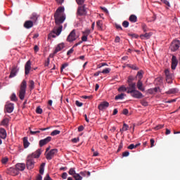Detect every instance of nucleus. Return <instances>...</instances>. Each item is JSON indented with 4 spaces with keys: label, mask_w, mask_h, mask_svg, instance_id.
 <instances>
[{
    "label": "nucleus",
    "mask_w": 180,
    "mask_h": 180,
    "mask_svg": "<svg viewBox=\"0 0 180 180\" xmlns=\"http://www.w3.org/2000/svg\"><path fill=\"white\" fill-rule=\"evenodd\" d=\"M8 119H3L2 122H1V125H2L3 127H7L8 126Z\"/></svg>",
    "instance_id": "31"
},
{
    "label": "nucleus",
    "mask_w": 180,
    "mask_h": 180,
    "mask_svg": "<svg viewBox=\"0 0 180 180\" xmlns=\"http://www.w3.org/2000/svg\"><path fill=\"white\" fill-rule=\"evenodd\" d=\"M22 142L24 143V148H27L29 146V142H27V138H23Z\"/></svg>",
    "instance_id": "33"
},
{
    "label": "nucleus",
    "mask_w": 180,
    "mask_h": 180,
    "mask_svg": "<svg viewBox=\"0 0 180 180\" xmlns=\"http://www.w3.org/2000/svg\"><path fill=\"white\" fill-rule=\"evenodd\" d=\"M84 1L85 0H75V2H77V4H78L79 6L84 5Z\"/></svg>",
    "instance_id": "46"
},
{
    "label": "nucleus",
    "mask_w": 180,
    "mask_h": 180,
    "mask_svg": "<svg viewBox=\"0 0 180 180\" xmlns=\"http://www.w3.org/2000/svg\"><path fill=\"white\" fill-rule=\"evenodd\" d=\"M72 176H73L75 180H82L83 179L79 174H75Z\"/></svg>",
    "instance_id": "30"
},
{
    "label": "nucleus",
    "mask_w": 180,
    "mask_h": 180,
    "mask_svg": "<svg viewBox=\"0 0 180 180\" xmlns=\"http://www.w3.org/2000/svg\"><path fill=\"white\" fill-rule=\"evenodd\" d=\"M27 90V81L22 80V83L20 84V89H19V99L23 101L24 98L25 97V93Z\"/></svg>",
    "instance_id": "3"
},
{
    "label": "nucleus",
    "mask_w": 180,
    "mask_h": 180,
    "mask_svg": "<svg viewBox=\"0 0 180 180\" xmlns=\"http://www.w3.org/2000/svg\"><path fill=\"white\" fill-rule=\"evenodd\" d=\"M127 94H131V96L136 99H141L144 97L141 92L136 89V86L131 87V89L127 91Z\"/></svg>",
    "instance_id": "2"
},
{
    "label": "nucleus",
    "mask_w": 180,
    "mask_h": 180,
    "mask_svg": "<svg viewBox=\"0 0 180 180\" xmlns=\"http://www.w3.org/2000/svg\"><path fill=\"white\" fill-rule=\"evenodd\" d=\"M122 114L124 115H127L129 114V110L123 109Z\"/></svg>",
    "instance_id": "60"
},
{
    "label": "nucleus",
    "mask_w": 180,
    "mask_h": 180,
    "mask_svg": "<svg viewBox=\"0 0 180 180\" xmlns=\"http://www.w3.org/2000/svg\"><path fill=\"white\" fill-rule=\"evenodd\" d=\"M160 1L167 6V7L170 8V3H169V1H167V0H160Z\"/></svg>",
    "instance_id": "49"
},
{
    "label": "nucleus",
    "mask_w": 180,
    "mask_h": 180,
    "mask_svg": "<svg viewBox=\"0 0 180 180\" xmlns=\"http://www.w3.org/2000/svg\"><path fill=\"white\" fill-rule=\"evenodd\" d=\"M110 72H111V69L110 68H106V69H104L103 70V72H100L101 74H104V75H108L110 73Z\"/></svg>",
    "instance_id": "38"
},
{
    "label": "nucleus",
    "mask_w": 180,
    "mask_h": 180,
    "mask_svg": "<svg viewBox=\"0 0 180 180\" xmlns=\"http://www.w3.org/2000/svg\"><path fill=\"white\" fill-rule=\"evenodd\" d=\"M4 109L7 113H12L14 109V104L12 103H7V104H6L4 106Z\"/></svg>",
    "instance_id": "11"
},
{
    "label": "nucleus",
    "mask_w": 180,
    "mask_h": 180,
    "mask_svg": "<svg viewBox=\"0 0 180 180\" xmlns=\"http://www.w3.org/2000/svg\"><path fill=\"white\" fill-rule=\"evenodd\" d=\"M1 162L3 165H6L8 162V158H3Z\"/></svg>",
    "instance_id": "59"
},
{
    "label": "nucleus",
    "mask_w": 180,
    "mask_h": 180,
    "mask_svg": "<svg viewBox=\"0 0 180 180\" xmlns=\"http://www.w3.org/2000/svg\"><path fill=\"white\" fill-rule=\"evenodd\" d=\"M68 174L70 175H75V174H79L78 173H75V168H70V171L68 172Z\"/></svg>",
    "instance_id": "37"
},
{
    "label": "nucleus",
    "mask_w": 180,
    "mask_h": 180,
    "mask_svg": "<svg viewBox=\"0 0 180 180\" xmlns=\"http://www.w3.org/2000/svg\"><path fill=\"white\" fill-rule=\"evenodd\" d=\"M140 103L144 107H147L148 106V102H147V101H146V99L141 100Z\"/></svg>",
    "instance_id": "45"
},
{
    "label": "nucleus",
    "mask_w": 180,
    "mask_h": 180,
    "mask_svg": "<svg viewBox=\"0 0 180 180\" xmlns=\"http://www.w3.org/2000/svg\"><path fill=\"white\" fill-rule=\"evenodd\" d=\"M11 101L13 102H16L18 101L17 96H15V94H13L12 96H11Z\"/></svg>",
    "instance_id": "40"
},
{
    "label": "nucleus",
    "mask_w": 180,
    "mask_h": 180,
    "mask_svg": "<svg viewBox=\"0 0 180 180\" xmlns=\"http://www.w3.org/2000/svg\"><path fill=\"white\" fill-rule=\"evenodd\" d=\"M7 137V132L4 128H0V138L2 139H6Z\"/></svg>",
    "instance_id": "22"
},
{
    "label": "nucleus",
    "mask_w": 180,
    "mask_h": 180,
    "mask_svg": "<svg viewBox=\"0 0 180 180\" xmlns=\"http://www.w3.org/2000/svg\"><path fill=\"white\" fill-rule=\"evenodd\" d=\"M176 93V89H171L166 92L167 94H174Z\"/></svg>",
    "instance_id": "35"
},
{
    "label": "nucleus",
    "mask_w": 180,
    "mask_h": 180,
    "mask_svg": "<svg viewBox=\"0 0 180 180\" xmlns=\"http://www.w3.org/2000/svg\"><path fill=\"white\" fill-rule=\"evenodd\" d=\"M75 105L81 108L83 105V103L79 102V101H75Z\"/></svg>",
    "instance_id": "53"
},
{
    "label": "nucleus",
    "mask_w": 180,
    "mask_h": 180,
    "mask_svg": "<svg viewBox=\"0 0 180 180\" xmlns=\"http://www.w3.org/2000/svg\"><path fill=\"white\" fill-rule=\"evenodd\" d=\"M88 40V35H83L82 37V41L86 42Z\"/></svg>",
    "instance_id": "51"
},
{
    "label": "nucleus",
    "mask_w": 180,
    "mask_h": 180,
    "mask_svg": "<svg viewBox=\"0 0 180 180\" xmlns=\"http://www.w3.org/2000/svg\"><path fill=\"white\" fill-rule=\"evenodd\" d=\"M36 112L37 114L41 115L42 113V109L40 107H37Z\"/></svg>",
    "instance_id": "54"
},
{
    "label": "nucleus",
    "mask_w": 180,
    "mask_h": 180,
    "mask_svg": "<svg viewBox=\"0 0 180 180\" xmlns=\"http://www.w3.org/2000/svg\"><path fill=\"white\" fill-rule=\"evenodd\" d=\"M177 66V60L175 56H172V58L171 59V70L176 69Z\"/></svg>",
    "instance_id": "16"
},
{
    "label": "nucleus",
    "mask_w": 180,
    "mask_h": 180,
    "mask_svg": "<svg viewBox=\"0 0 180 180\" xmlns=\"http://www.w3.org/2000/svg\"><path fill=\"white\" fill-rule=\"evenodd\" d=\"M58 152V150L57 149H51V150L49 153H46V160H51L52 158H53V157L56 155Z\"/></svg>",
    "instance_id": "7"
},
{
    "label": "nucleus",
    "mask_w": 180,
    "mask_h": 180,
    "mask_svg": "<svg viewBox=\"0 0 180 180\" xmlns=\"http://www.w3.org/2000/svg\"><path fill=\"white\" fill-rule=\"evenodd\" d=\"M165 73L166 77V82H167V83H170L171 80L174 79V75L170 73L168 69L165 70Z\"/></svg>",
    "instance_id": "12"
},
{
    "label": "nucleus",
    "mask_w": 180,
    "mask_h": 180,
    "mask_svg": "<svg viewBox=\"0 0 180 180\" xmlns=\"http://www.w3.org/2000/svg\"><path fill=\"white\" fill-rule=\"evenodd\" d=\"M45 167V163H41L40 165V174H44V167Z\"/></svg>",
    "instance_id": "42"
},
{
    "label": "nucleus",
    "mask_w": 180,
    "mask_h": 180,
    "mask_svg": "<svg viewBox=\"0 0 180 180\" xmlns=\"http://www.w3.org/2000/svg\"><path fill=\"white\" fill-rule=\"evenodd\" d=\"M79 175H80V176L82 175V176H86V171L80 172Z\"/></svg>",
    "instance_id": "63"
},
{
    "label": "nucleus",
    "mask_w": 180,
    "mask_h": 180,
    "mask_svg": "<svg viewBox=\"0 0 180 180\" xmlns=\"http://www.w3.org/2000/svg\"><path fill=\"white\" fill-rule=\"evenodd\" d=\"M180 48V41L179 40H174L171 42L170 50L171 51H176Z\"/></svg>",
    "instance_id": "6"
},
{
    "label": "nucleus",
    "mask_w": 180,
    "mask_h": 180,
    "mask_svg": "<svg viewBox=\"0 0 180 180\" xmlns=\"http://www.w3.org/2000/svg\"><path fill=\"white\" fill-rule=\"evenodd\" d=\"M108 108H109V103L108 101H103L98 106V110H104Z\"/></svg>",
    "instance_id": "15"
},
{
    "label": "nucleus",
    "mask_w": 180,
    "mask_h": 180,
    "mask_svg": "<svg viewBox=\"0 0 180 180\" xmlns=\"http://www.w3.org/2000/svg\"><path fill=\"white\" fill-rule=\"evenodd\" d=\"M142 29L144 32H147V25H146V24H143Z\"/></svg>",
    "instance_id": "61"
},
{
    "label": "nucleus",
    "mask_w": 180,
    "mask_h": 180,
    "mask_svg": "<svg viewBox=\"0 0 180 180\" xmlns=\"http://www.w3.org/2000/svg\"><path fill=\"white\" fill-rule=\"evenodd\" d=\"M15 169L19 171H24L25 169V163H18L15 165Z\"/></svg>",
    "instance_id": "20"
},
{
    "label": "nucleus",
    "mask_w": 180,
    "mask_h": 180,
    "mask_svg": "<svg viewBox=\"0 0 180 180\" xmlns=\"http://www.w3.org/2000/svg\"><path fill=\"white\" fill-rule=\"evenodd\" d=\"M35 165V162L30 156L27 158V169H32Z\"/></svg>",
    "instance_id": "8"
},
{
    "label": "nucleus",
    "mask_w": 180,
    "mask_h": 180,
    "mask_svg": "<svg viewBox=\"0 0 180 180\" xmlns=\"http://www.w3.org/2000/svg\"><path fill=\"white\" fill-rule=\"evenodd\" d=\"M51 139H52L51 136H47V138L46 139H41L39 141V146L42 147V146H46V144H48L51 141Z\"/></svg>",
    "instance_id": "10"
},
{
    "label": "nucleus",
    "mask_w": 180,
    "mask_h": 180,
    "mask_svg": "<svg viewBox=\"0 0 180 180\" xmlns=\"http://www.w3.org/2000/svg\"><path fill=\"white\" fill-rule=\"evenodd\" d=\"M29 88L32 90L34 89V81H32V80L29 81Z\"/></svg>",
    "instance_id": "39"
},
{
    "label": "nucleus",
    "mask_w": 180,
    "mask_h": 180,
    "mask_svg": "<svg viewBox=\"0 0 180 180\" xmlns=\"http://www.w3.org/2000/svg\"><path fill=\"white\" fill-rule=\"evenodd\" d=\"M83 36H89L90 30H85L84 32H82Z\"/></svg>",
    "instance_id": "47"
},
{
    "label": "nucleus",
    "mask_w": 180,
    "mask_h": 180,
    "mask_svg": "<svg viewBox=\"0 0 180 180\" xmlns=\"http://www.w3.org/2000/svg\"><path fill=\"white\" fill-rule=\"evenodd\" d=\"M136 78H138V81L142 80L143 78V71L141 70L137 72V75L136 76Z\"/></svg>",
    "instance_id": "27"
},
{
    "label": "nucleus",
    "mask_w": 180,
    "mask_h": 180,
    "mask_svg": "<svg viewBox=\"0 0 180 180\" xmlns=\"http://www.w3.org/2000/svg\"><path fill=\"white\" fill-rule=\"evenodd\" d=\"M63 11H65V8L63 7H60L56 10L53 17L55 18V24L56 26L53 27L52 31H51L50 34H49V39H51V38L55 39L56 37L61 34L62 29L63 28L61 24H63L65 20V15H60Z\"/></svg>",
    "instance_id": "1"
},
{
    "label": "nucleus",
    "mask_w": 180,
    "mask_h": 180,
    "mask_svg": "<svg viewBox=\"0 0 180 180\" xmlns=\"http://www.w3.org/2000/svg\"><path fill=\"white\" fill-rule=\"evenodd\" d=\"M128 20H129V22L135 23L137 22V16H136L135 15H129Z\"/></svg>",
    "instance_id": "25"
},
{
    "label": "nucleus",
    "mask_w": 180,
    "mask_h": 180,
    "mask_svg": "<svg viewBox=\"0 0 180 180\" xmlns=\"http://www.w3.org/2000/svg\"><path fill=\"white\" fill-rule=\"evenodd\" d=\"M115 27L116 29H117L118 30L122 31V27H121V25H120L119 24H116V25H115Z\"/></svg>",
    "instance_id": "58"
},
{
    "label": "nucleus",
    "mask_w": 180,
    "mask_h": 180,
    "mask_svg": "<svg viewBox=\"0 0 180 180\" xmlns=\"http://www.w3.org/2000/svg\"><path fill=\"white\" fill-rule=\"evenodd\" d=\"M67 67H68V63H67L62 65V66L60 67V72H62L63 71V70Z\"/></svg>",
    "instance_id": "50"
},
{
    "label": "nucleus",
    "mask_w": 180,
    "mask_h": 180,
    "mask_svg": "<svg viewBox=\"0 0 180 180\" xmlns=\"http://www.w3.org/2000/svg\"><path fill=\"white\" fill-rule=\"evenodd\" d=\"M18 169L11 168V172H12L13 176L18 175Z\"/></svg>",
    "instance_id": "44"
},
{
    "label": "nucleus",
    "mask_w": 180,
    "mask_h": 180,
    "mask_svg": "<svg viewBox=\"0 0 180 180\" xmlns=\"http://www.w3.org/2000/svg\"><path fill=\"white\" fill-rule=\"evenodd\" d=\"M131 89V86L128 84V87H125L124 86H122L121 87L118 88V91H129Z\"/></svg>",
    "instance_id": "24"
},
{
    "label": "nucleus",
    "mask_w": 180,
    "mask_h": 180,
    "mask_svg": "<svg viewBox=\"0 0 180 180\" xmlns=\"http://www.w3.org/2000/svg\"><path fill=\"white\" fill-rule=\"evenodd\" d=\"M24 69L25 75H29L30 71L32 70V61H30V60L27 61L24 67Z\"/></svg>",
    "instance_id": "9"
},
{
    "label": "nucleus",
    "mask_w": 180,
    "mask_h": 180,
    "mask_svg": "<svg viewBox=\"0 0 180 180\" xmlns=\"http://www.w3.org/2000/svg\"><path fill=\"white\" fill-rule=\"evenodd\" d=\"M63 48H65V44H58V45H57V46L56 47L55 51H53V54H56L59 51H61V50L63 49Z\"/></svg>",
    "instance_id": "18"
},
{
    "label": "nucleus",
    "mask_w": 180,
    "mask_h": 180,
    "mask_svg": "<svg viewBox=\"0 0 180 180\" xmlns=\"http://www.w3.org/2000/svg\"><path fill=\"white\" fill-rule=\"evenodd\" d=\"M44 180H52L51 177H50V175L46 174V176H45V178H44Z\"/></svg>",
    "instance_id": "62"
},
{
    "label": "nucleus",
    "mask_w": 180,
    "mask_h": 180,
    "mask_svg": "<svg viewBox=\"0 0 180 180\" xmlns=\"http://www.w3.org/2000/svg\"><path fill=\"white\" fill-rule=\"evenodd\" d=\"M124 96V94L122 93L121 94H118L117 96H115V100H122L123 97Z\"/></svg>",
    "instance_id": "32"
},
{
    "label": "nucleus",
    "mask_w": 180,
    "mask_h": 180,
    "mask_svg": "<svg viewBox=\"0 0 180 180\" xmlns=\"http://www.w3.org/2000/svg\"><path fill=\"white\" fill-rule=\"evenodd\" d=\"M18 71V69L17 66H13L12 70H11V75H9V78H13L17 75V72Z\"/></svg>",
    "instance_id": "17"
},
{
    "label": "nucleus",
    "mask_w": 180,
    "mask_h": 180,
    "mask_svg": "<svg viewBox=\"0 0 180 180\" xmlns=\"http://www.w3.org/2000/svg\"><path fill=\"white\" fill-rule=\"evenodd\" d=\"M77 15H78V16L86 15V8H85V5H79V6H78Z\"/></svg>",
    "instance_id": "4"
},
{
    "label": "nucleus",
    "mask_w": 180,
    "mask_h": 180,
    "mask_svg": "<svg viewBox=\"0 0 180 180\" xmlns=\"http://www.w3.org/2000/svg\"><path fill=\"white\" fill-rule=\"evenodd\" d=\"M126 67H127L128 68H131L133 70H136V71H137L139 70V68H137V66H136V65L127 64V65H126Z\"/></svg>",
    "instance_id": "28"
},
{
    "label": "nucleus",
    "mask_w": 180,
    "mask_h": 180,
    "mask_svg": "<svg viewBox=\"0 0 180 180\" xmlns=\"http://www.w3.org/2000/svg\"><path fill=\"white\" fill-rule=\"evenodd\" d=\"M60 133H61L60 131H58V130H53V131L51 132V136H56L57 135H59Z\"/></svg>",
    "instance_id": "34"
},
{
    "label": "nucleus",
    "mask_w": 180,
    "mask_h": 180,
    "mask_svg": "<svg viewBox=\"0 0 180 180\" xmlns=\"http://www.w3.org/2000/svg\"><path fill=\"white\" fill-rule=\"evenodd\" d=\"M37 22L31 21V20H27L25 22H24L23 27L25 29H30L32 28L34 25H35Z\"/></svg>",
    "instance_id": "14"
},
{
    "label": "nucleus",
    "mask_w": 180,
    "mask_h": 180,
    "mask_svg": "<svg viewBox=\"0 0 180 180\" xmlns=\"http://www.w3.org/2000/svg\"><path fill=\"white\" fill-rule=\"evenodd\" d=\"M136 89H138L139 91H144V87H143L142 81L138 80L137 84H136Z\"/></svg>",
    "instance_id": "21"
},
{
    "label": "nucleus",
    "mask_w": 180,
    "mask_h": 180,
    "mask_svg": "<svg viewBox=\"0 0 180 180\" xmlns=\"http://www.w3.org/2000/svg\"><path fill=\"white\" fill-rule=\"evenodd\" d=\"M129 21H127V20L123 21V22H122L123 27L127 28V27H129Z\"/></svg>",
    "instance_id": "43"
},
{
    "label": "nucleus",
    "mask_w": 180,
    "mask_h": 180,
    "mask_svg": "<svg viewBox=\"0 0 180 180\" xmlns=\"http://www.w3.org/2000/svg\"><path fill=\"white\" fill-rule=\"evenodd\" d=\"M79 36L75 34V30H73L70 32V34H68V37H67V41L68 42H73L77 39H78Z\"/></svg>",
    "instance_id": "5"
},
{
    "label": "nucleus",
    "mask_w": 180,
    "mask_h": 180,
    "mask_svg": "<svg viewBox=\"0 0 180 180\" xmlns=\"http://www.w3.org/2000/svg\"><path fill=\"white\" fill-rule=\"evenodd\" d=\"M103 26V22L101 20H98L96 22V27H98V30H101V27Z\"/></svg>",
    "instance_id": "36"
},
{
    "label": "nucleus",
    "mask_w": 180,
    "mask_h": 180,
    "mask_svg": "<svg viewBox=\"0 0 180 180\" xmlns=\"http://www.w3.org/2000/svg\"><path fill=\"white\" fill-rule=\"evenodd\" d=\"M127 148L129 149V150H133V149H134V148H137V147H136V146H134V144H131V145H129V146L127 147Z\"/></svg>",
    "instance_id": "55"
},
{
    "label": "nucleus",
    "mask_w": 180,
    "mask_h": 180,
    "mask_svg": "<svg viewBox=\"0 0 180 180\" xmlns=\"http://www.w3.org/2000/svg\"><path fill=\"white\" fill-rule=\"evenodd\" d=\"M163 127H164V124H159L156 126L155 128H154V129L155 131H158V130L162 129Z\"/></svg>",
    "instance_id": "48"
},
{
    "label": "nucleus",
    "mask_w": 180,
    "mask_h": 180,
    "mask_svg": "<svg viewBox=\"0 0 180 180\" xmlns=\"http://www.w3.org/2000/svg\"><path fill=\"white\" fill-rule=\"evenodd\" d=\"M134 78L132 76H129L128 77L127 83L131 87H136V83L133 82Z\"/></svg>",
    "instance_id": "19"
},
{
    "label": "nucleus",
    "mask_w": 180,
    "mask_h": 180,
    "mask_svg": "<svg viewBox=\"0 0 180 180\" xmlns=\"http://www.w3.org/2000/svg\"><path fill=\"white\" fill-rule=\"evenodd\" d=\"M129 130V125H127L126 123H123V127L122 129H120V131H127Z\"/></svg>",
    "instance_id": "29"
},
{
    "label": "nucleus",
    "mask_w": 180,
    "mask_h": 180,
    "mask_svg": "<svg viewBox=\"0 0 180 180\" xmlns=\"http://www.w3.org/2000/svg\"><path fill=\"white\" fill-rule=\"evenodd\" d=\"M40 132H41L40 130H37V131L30 130V135L35 136L40 134Z\"/></svg>",
    "instance_id": "41"
},
{
    "label": "nucleus",
    "mask_w": 180,
    "mask_h": 180,
    "mask_svg": "<svg viewBox=\"0 0 180 180\" xmlns=\"http://www.w3.org/2000/svg\"><path fill=\"white\" fill-rule=\"evenodd\" d=\"M38 18H39V15H37L36 13H32V15H30V20H30V21L37 22Z\"/></svg>",
    "instance_id": "23"
},
{
    "label": "nucleus",
    "mask_w": 180,
    "mask_h": 180,
    "mask_svg": "<svg viewBox=\"0 0 180 180\" xmlns=\"http://www.w3.org/2000/svg\"><path fill=\"white\" fill-rule=\"evenodd\" d=\"M79 141V138H75L73 139H72V143H77Z\"/></svg>",
    "instance_id": "56"
},
{
    "label": "nucleus",
    "mask_w": 180,
    "mask_h": 180,
    "mask_svg": "<svg viewBox=\"0 0 180 180\" xmlns=\"http://www.w3.org/2000/svg\"><path fill=\"white\" fill-rule=\"evenodd\" d=\"M155 141L153 139H150V148L154 147Z\"/></svg>",
    "instance_id": "64"
},
{
    "label": "nucleus",
    "mask_w": 180,
    "mask_h": 180,
    "mask_svg": "<svg viewBox=\"0 0 180 180\" xmlns=\"http://www.w3.org/2000/svg\"><path fill=\"white\" fill-rule=\"evenodd\" d=\"M152 36V33H146L143 34H141V39H148L149 38H150V37Z\"/></svg>",
    "instance_id": "26"
},
{
    "label": "nucleus",
    "mask_w": 180,
    "mask_h": 180,
    "mask_svg": "<svg viewBox=\"0 0 180 180\" xmlns=\"http://www.w3.org/2000/svg\"><path fill=\"white\" fill-rule=\"evenodd\" d=\"M41 155V150L40 149H37V151L32 153V155H27V158L30 157L32 158V160H34V158H39Z\"/></svg>",
    "instance_id": "13"
},
{
    "label": "nucleus",
    "mask_w": 180,
    "mask_h": 180,
    "mask_svg": "<svg viewBox=\"0 0 180 180\" xmlns=\"http://www.w3.org/2000/svg\"><path fill=\"white\" fill-rule=\"evenodd\" d=\"M75 50L73 48L70 49L68 51H67V56H70Z\"/></svg>",
    "instance_id": "57"
},
{
    "label": "nucleus",
    "mask_w": 180,
    "mask_h": 180,
    "mask_svg": "<svg viewBox=\"0 0 180 180\" xmlns=\"http://www.w3.org/2000/svg\"><path fill=\"white\" fill-rule=\"evenodd\" d=\"M129 155V151H126V152H123L122 153V157L123 158H127Z\"/></svg>",
    "instance_id": "52"
}]
</instances>
